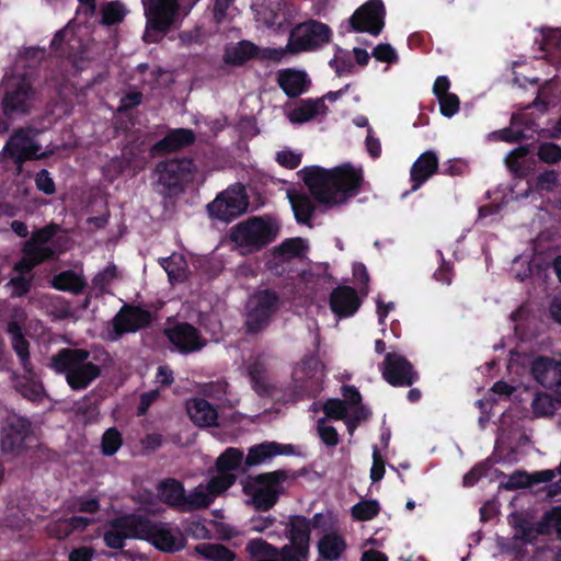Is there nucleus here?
<instances>
[{
    "label": "nucleus",
    "instance_id": "nucleus-35",
    "mask_svg": "<svg viewBox=\"0 0 561 561\" xmlns=\"http://www.w3.org/2000/svg\"><path fill=\"white\" fill-rule=\"evenodd\" d=\"M278 85L289 95L296 98L308 88V75L302 70L285 69L277 73Z\"/></svg>",
    "mask_w": 561,
    "mask_h": 561
},
{
    "label": "nucleus",
    "instance_id": "nucleus-1",
    "mask_svg": "<svg viewBox=\"0 0 561 561\" xmlns=\"http://www.w3.org/2000/svg\"><path fill=\"white\" fill-rule=\"evenodd\" d=\"M308 190L322 205L341 206L357 195L363 183L360 167L343 163L332 170L319 165L306 167L300 171Z\"/></svg>",
    "mask_w": 561,
    "mask_h": 561
},
{
    "label": "nucleus",
    "instance_id": "nucleus-18",
    "mask_svg": "<svg viewBox=\"0 0 561 561\" xmlns=\"http://www.w3.org/2000/svg\"><path fill=\"white\" fill-rule=\"evenodd\" d=\"M232 485L230 478H210L207 483H201L186 495L185 511L203 510L210 505Z\"/></svg>",
    "mask_w": 561,
    "mask_h": 561
},
{
    "label": "nucleus",
    "instance_id": "nucleus-33",
    "mask_svg": "<svg viewBox=\"0 0 561 561\" xmlns=\"http://www.w3.org/2000/svg\"><path fill=\"white\" fill-rule=\"evenodd\" d=\"M550 528L556 529L561 538V506L545 514L539 529L535 530L523 524L519 529L515 531L514 537L524 542H529L536 537V534L545 533Z\"/></svg>",
    "mask_w": 561,
    "mask_h": 561
},
{
    "label": "nucleus",
    "instance_id": "nucleus-60",
    "mask_svg": "<svg viewBox=\"0 0 561 561\" xmlns=\"http://www.w3.org/2000/svg\"><path fill=\"white\" fill-rule=\"evenodd\" d=\"M308 550L309 549L289 543L282 549L279 556L282 561H306L308 557Z\"/></svg>",
    "mask_w": 561,
    "mask_h": 561
},
{
    "label": "nucleus",
    "instance_id": "nucleus-14",
    "mask_svg": "<svg viewBox=\"0 0 561 561\" xmlns=\"http://www.w3.org/2000/svg\"><path fill=\"white\" fill-rule=\"evenodd\" d=\"M277 305V296L275 291L268 289L257 290L252 296L247 305V325L250 332H257L265 327L273 313L275 312Z\"/></svg>",
    "mask_w": 561,
    "mask_h": 561
},
{
    "label": "nucleus",
    "instance_id": "nucleus-49",
    "mask_svg": "<svg viewBox=\"0 0 561 561\" xmlns=\"http://www.w3.org/2000/svg\"><path fill=\"white\" fill-rule=\"evenodd\" d=\"M233 0H215L214 20L216 25H229L238 14V10L232 5Z\"/></svg>",
    "mask_w": 561,
    "mask_h": 561
},
{
    "label": "nucleus",
    "instance_id": "nucleus-30",
    "mask_svg": "<svg viewBox=\"0 0 561 561\" xmlns=\"http://www.w3.org/2000/svg\"><path fill=\"white\" fill-rule=\"evenodd\" d=\"M325 113V99L305 100L297 103L289 110L288 118L293 124H304L311 119L323 117Z\"/></svg>",
    "mask_w": 561,
    "mask_h": 561
},
{
    "label": "nucleus",
    "instance_id": "nucleus-52",
    "mask_svg": "<svg viewBox=\"0 0 561 561\" xmlns=\"http://www.w3.org/2000/svg\"><path fill=\"white\" fill-rule=\"evenodd\" d=\"M283 15L284 12L282 10H275L273 7H265V4H260L256 8V21L261 22L263 25H267L268 27H273V25L282 27L284 22L282 19Z\"/></svg>",
    "mask_w": 561,
    "mask_h": 561
},
{
    "label": "nucleus",
    "instance_id": "nucleus-6",
    "mask_svg": "<svg viewBox=\"0 0 561 561\" xmlns=\"http://www.w3.org/2000/svg\"><path fill=\"white\" fill-rule=\"evenodd\" d=\"M3 87L4 117L13 119L27 115L35 104V92L28 77L24 73L8 75L4 77Z\"/></svg>",
    "mask_w": 561,
    "mask_h": 561
},
{
    "label": "nucleus",
    "instance_id": "nucleus-3",
    "mask_svg": "<svg viewBox=\"0 0 561 561\" xmlns=\"http://www.w3.org/2000/svg\"><path fill=\"white\" fill-rule=\"evenodd\" d=\"M50 367L57 374H65L72 390H82L101 375L95 363L89 360L85 350L64 348L51 357Z\"/></svg>",
    "mask_w": 561,
    "mask_h": 561
},
{
    "label": "nucleus",
    "instance_id": "nucleus-19",
    "mask_svg": "<svg viewBox=\"0 0 561 561\" xmlns=\"http://www.w3.org/2000/svg\"><path fill=\"white\" fill-rule=\"evenodd\" d=\"M151 320L149 312L138 307H124L114 318L112 328L107 330L106 337L117 340L125 333H134L146 327Z\"/></svg>",
    "mask_w": 561,
    "mask_h": 561
},
{
    "label": "nucleus",
    "instance_id": "nucleus-5",
    "mask_svg": "<svg viewBox=\"0 0 561 561\" xmlns=\"http://www.w3.org/2000/svg\"><path fill=\"white\" fill-rule=\"evenodd\" d=\"M285 479L284 471L275 470L243 481L242 491L248 496L245 503L256 511L272 510L279 494L283 493L282 482Z\"/></svg>",
    "mask_w": 561,
    "mask_h": 561
},
{
    "label": "nucleus",
    "instance_id": "nucleus-50",
    "mask_svg": "<svg viewBox=\"0 0 561 561\" xmlns=\"http://www.w3.org/2000/svg\"><path fill=\"white\" fill-rule=\"evenodd\" d=\"M123 442L124 439L122 438V434L116 427L107 428L102 436V453L105 455V457H112V455H116L122 447Z\"/></svg>",
    "mask_w": 561,
    "mask_h": 561
},
{
    "label": "nucleus",
    "instance_id": "nucleus-43",
    "mask_svg": "<svg viewBox=\"0 0 561 561\" xmlns=\"http://www.w3.org/2000/svg\"><path fill=\"white\" fill-rule=\"evenodd\" d=\"M287 196L297 221L308 222L313 211V205L310 197L307 196V194L297 191H288Z\"/></svg>",
    "mask_w": 561,
    "mask_h": 561
},
{
    "label": "nucleus",
    "instance_id": "nucleus-62",
    "mask_svg": "<svg viewBox=\"0 0 561 561\" xmlns=\"http://www.w3.org/2000/svg\"><path fill=\"white\" fill-rule=\"evenodd\" d=\"M538 154L542 161L558 162L561 160V148L559 145L546 142L540 146Z\"/></svg>",
    "mask_w": 561,
    "mask_h": 561
},
{
    "label": "nucleus",
    "instance_id": "nucleus-36",
    "mask_svg": "<svg viewBox=\"0 0 561 561\" xmlns=\"http://www.w3.org/2000/svg\"><path fill=\"white\" fill-rule=\"evenodd\" d=\"M158 497L179 510L185 511V489L181 482L174 479H167L158 484Z\"/></svg>",
    "mask_w": 561,
    "mask_h": 561
},
{
    "label": "nucleus",
    "instance_id": "nucleus-9",
    "mask_svg": "<svg viewBox=\"0 0 561 561\" xmlns=\"http://www.w3.org/2000/svg\"><path fill=\"white\" fill-rule=\"evenodd\" d=\"M8 333L11 336L12 347L20 357V362H22V367L25 373L24 377H20L16 380V387L24 397H27L31 400H37L42 396L43 387L41 381L37 380L31 366L28 342L23 337L21 327L15 321L9 322Z\"/></svg>",
    "mask_w": 561,
    "mask_h": 561
},
{
    "label": "nucleus",
    "instance_id": "nucleus-24",
    "mask_svg": "<svg viewBox=\"0 0 561 561\" xmlns=\"http://www.w3.org/2000/svg\"><path fill=\"white\" fill-rule=\"evenodd\" d=\"M531 374L541 387L558 389L561 387V355L559 358L538 357L531 363Z\"/></svg>",
    "mask_w": 561,
    "mask_h": 561
},
{
    "label": "nucleus",
    "instance_id": "nucleus-42",
    "mask_svg": "<svg viewBox=\"0 0 561 561\" xmlns=\"http://www.w3.org/2000/svg\"><path fill=\"white\" fill-rule=\"evenodd\" d=\"M171 283L183 282L188 275V265L183 254L173 253L161 261Z\"/></svg>",
    "mask_w": 561,
    "mask_h": 561
},
{
    "label": "nucleus",
    "instance_id": "nucleus-13",
    "mask_svg": "<svg viewBox=\"0 0 561 561\" xmlns=\"http://www.w3.org/2000/svg\"><path fill=\"white\" fill-rule=\"evenodd\" d=\"M55 232V227H47L33 233L32 238L23 248L22 260L15 264L14 268L22 273L28 272L38 263L53 256L55 251L49 244V240Z\"/></svg>",
    "mask_w": 561,
    "mask_h": 561
},
{
    "label": "nucleus",
    "instance_id": "nucleus-15",
    "mask_svg": "<svg viewBox=\"0 0 561 561\" xmlns=\"http://www.w3.org/2000/svg\"><path fill=\"white\" fill-rule=\"evenodd\" d=\"M195 164L187 160H169L156 167L157 183L165 190L180 187L195 179Z\"/></svg>",
    "mask_w": 561,
    "mask_h": 561
},
{
    "label": "nucleus",
    "instance_id": "nucleus-47",
    "mask_svg": "<svg viewBox=\"0 0 561 561\" xmlns=\"http://www.w3.org/2000/svg\"><path fill=\"white\" fill-rule=\"evenodd\" d=\"M195 551L210 561H233L236 553L220 545L202 543Z\"/></svg>",
    "mask_w": 561,
    "mask_h": 561
},
{
    "label": "nucleus",
    "instance_id": "nucleus-17",
    "mask_svg": "<svg viewBox=\"0 0 561 561\" xmlns=\"http://www.w3.org/2000/svg\"><path fill=\"white\" fill-rule=\"evenodd\" d=\"M385 7L381 0H370L356 9L351 25L357 32L378 35L385 25Z\"/></svg>",
    "mask_w": 561,
    "mask_h": 561
},
{
    "label": "nucleus",
    "instance_id": "nucleus-23",
    "mask_svg": "<svg viewBox=\"0 0 561 561\" xmlns=\"http://www.w3.org/2000/svg\"><path fill=\"white\" fill-rule=\"evenodd\" d=\"M175 350L181 353L197 352L203 348L205 341L190 323H178L165 331Z\"/></svg>",
    "mask_w": 561,
    "mask_h": 561
},
{
    "label": "nucleus",
    "instance_id": "nucleus-61",
    "mask_svg": "<svg viewBox=\"0 0 561 561\" xmlns=\"http://www.w3.org/2000/svg\"><path fill=\"white\" fill-rule=\"evenodd\" d=\"M373 56L379 62L393 64L398 60V54L389 44H380L373 49Z\"/></svg>",
    "mask_w": 561,
    "mask_h": 561
},
{
    "label": "nucleus",
    "instance_id": "nucleus-45",
    "mask_svg": "<svg viewBox=\"0 0 561 561\" xmlns=\"http://www.w3.org/2000/svg\"><path fill=\"white\" fill-rule=\"evenodd\" d=\"M247 551L252 557L257 558L256 561H278L279 558V551L260 538L250 540L247 545Z\"/></svg>",
    "mask_w": 561,
    "mask_h": 561
},
{
    "label": "nucleus",
    "instance_id": "nucleus-56",
    "mask_svg": "<svg viewBox=\"0 0 561 561\" xmlns=\"http://www.w3.org/2000/svg\"><path fill=\"white\" fill-rule=\"evenodd\" d=\"M307 249V243L302 239H287L277 251L283 257H291L302 254Z\"/></svg>",
    "mask_w": 561,
    "mask_h": 561
},
{
    "label": "nucleus",
    "instance_id": "nucleus-4",
    "mask_svg": "<svg viewBox=\"0 0 561 561\" xmlns=\"http://www.w3.org/2000/svg\"><path fill=\"white\" fill-rule=\"evenodd\" d=\"M330 37V30L325 24L317 21H308L298 24L289 35V41L285 48H267L263 56L274 59L277 62L284 59L288 54L310 50L322 46Z\"/></svg>",
    "mask_w": 561,
    "mask_h": 561
},
{
    "label": "nucleus",
    "instance_id": "nucleus-32",
    "mask_svg": "<svg viewBox=\"0 0 561 561\" xmlns=\"http://www.w3.org/2000/svg\"><path fill=\"white\" fill-rule=\"evenodd\" d=\"M438 157L433 151H426L419 157L412 164L410 176L413 182L412 190H417L423 182H426L437 172Z\"/></svg>",
    "mask_w": 561,
    "mask_h": 561
},
{
    "label": "nucleus",
    "instance_id": "nucleus-27",
    "mask_svg": "<svg viewBox=\"0 0 561 561\" xmlns=\"http://www.w3.org/2000/svg\"><path fill=\"white\" fill-rule=\"evenodd\" d=\"M357 291L348 286H341L332 291L330 306L339 317H351L359 307Z\"/></svg>",
    "mask_w": 561,
    "mask_h": 561
},
{
    "label": "nucleus",
    "instance_id": "nucleus-11",
    "mask_svg": "<svg viewBox=\"0 0 561 561\" xmlns=\"http://www.w3.org/2000/svg\"><path fill=\"white\" fill-rule=\"evenodd\" d=\"M35 442L31 423L23 416L13 414L7 417L1 431V450L8 457H18Z\"/></svg>",
    "mask_w": 561,
    "mask_h": 561
},
{
    "label": "nucleus",
    "instance_id": "nucleus-40",
    "mask_svg": "<svg viewBox=\"0 0 561 561\" xmlns=\"http://www.w3.org/2000/svg\"><path fill=\"white\" fill-rule=\"evenodd\" d=\"M310 530L311 526L308 518L293 516L287 523L286 535L291 545L309 549Z\"/></svg>",
    "mask_w": 561,
    "mask_h": 561
},
{
    "label": "nucleus",
    "instance_id": "nucleus-20",
    "mask_svg": "<svg viewBox=\"0 0 561 561\" xmlns=\"http://www.w3.org/2000/svg\"><path fill=\"white\" fill-rule=\"evenodd\" d=\"M291 377L297 386L308 392L317 391L325 378V366L317 356H309L296 365Z\"/></svg>",
    "mask_w": 561,
    "mask_h": 561
},
{
    "label": "nucleus",
    "instance_id": "nucleus-44",
    "mask_svg": "<svg viewBox=\"0 0 561 561\" xmlns=\"http://www.w3.org/2000/svg\"><path fill=\"white\" fill-rule=\"evenodd\" d=\"M194 140V135L187 128L173 129L164 139L156 144V148L171 152L183 146L190 145Z\"/></svg>",
    "mask_w": 561,
    "mask_h": 561
},
{
    "label": "nucleus",
    "instance_id": "nucleus-38",
    "mask_svg": "<svg viewBox=\"0 0 561 561\" xmlns=\"http://www.w3.org/2000/svg\"><path fill=\"white\" fill-rule=\"evenodd\" d=\"M243 454L240 449H226L216 461V472L213 478H230L233 484L237 480L234 471L240 466Z\"/></svg>",
    "mask_w": 561,
    "mask_h": 561
},
{
    "label": "nucleus",
    "instance_id": "nucleus-21",
    "mask_svg": "<svg viewBox=\"0 0 561 561\" xmlns=\"http://www.w3.org/2000/svg\"><path fill=\"white\" fill-rule=\"evenodd\" d=\"M139 536H144V530H139V516H123L114 520L105 533V546L111 549H122L124 548L125 539H139Z\"/></svg>",
    "mask_w": 561,
    "mask_h": 561
},
{
    "label": "nucleus",
    "instance_id": "nucleus-64",
    "mask_svg": "<svg viewBox=\"0 0 561 561\" xmlns=\"http://www.w3.org/2000/svg\"><path fill=\"white\" fill-rule=\"evenodd\" d=\"M276 160L284 167L296 168L301 162V153L293 152L290 149H283L277 153Z\"/></svg>",
    "mask_w": 561,
    "mask_h": 561
},
{
    "label": "nucleus",
    "instance_id": "nucleus-53",
    "mask_svg": "<svg viewBox=\"0 0 561 561\" xmlns=\"http://www.w3.org/2000/svg\"><path fill=\"white\" fill-rule=\"evenodd\" d=\"M380 510L376 500H365L357 502L352 508V515L357 520H369L378 515Z\"/></svg>",
    "mask_w": 561,
    "mask_h": 561
},
{
    "label": "nucleus",
    "instance_id": "nucleus-25",
    "mask_svg": "<svg viewBox=\"0 0 561 561\" xmlns=\"http://www.w3.org/2000/svg\"><path fill=\"white\" fill-rule=\"evenodd\" d=\"M83 30L75 32L72 25L68 24L67 27L56 33L55 38L53 39V46L55 49L59 48L61 42L65 41L72 57V62L77 68H82L80 61H83V55L88 53L89 49V44H83Z\"/></svg>",
    "mask_w": 561,
    "mask_h": 561
},
{
    "label": "nucleus",
    "instance_id": "nucleus-46",
    "mask_svg": "<svg viewBox=\"0 0 561 561\" xmlns=\"http://www.w3.org/2000/svg\"><path fill=\"white\" fill-rule=\"evenodd\" d=\"M51 284L56 289L79 291L84 287L85 282L81 274L73 271H65L57 274Z\"/></svg>",
    "mask_w": 561,
    "mask_h": 561
},
{
    "label": "nucleus",
    "instance_id": "nucleus-58",
    "mask_svg": "<svg viewBox=\"0 0 561 561\" xmlns=\"http://www.w3.org/2000/svg\"><path fill=\"white\" fill-rule=\"evenodd\" d=\"M318 433L324 445L335 447L340 443V436L335 427L328 424L325 420L318 422Z\"/></svg>",
    "mask_w": 561,
    "mask_h": 561
},
{
    "label": "nucleus",
    "instance_id": "nucleus-7",
    "mask_svg": "<svg viewBox=\"0 0 561 561\" xmlns=\"http://www.w3.org/2000/svg\"><path fill=\"white\" fill-rule=\"evenodd\" d=\"M342 396L344 399H328L324 404V413L332 420L345 421L347 430L352 435L358 424L366 421L370 412L360 405V394L353 387H343Z\"/></svg>",
    "mask_w": 561,
    "mask_h": 561
},
{
    "label": "nucleus",
    "instance_id": "nucleus-39",
    "mask_svg": "<svg viewBox=\"0 0 561 561\" xmlns=\"http://www.w3.org/2000/svg\"><path fill=\"white\" fill-rule=\"evenodd\" d=\"M90 522V518L81 516L56 519L48 524L47 533L55 538L62 539L73 534V531L84 530Z\"/></svg>",
    "mask_w": 561,
    "mask_h": 561
},
{
    "label": "nucleus",
    "instance_id": "nucleus-10",
    "mask_svg": "<svg viewBox=\"0 0 561 561\" xmlns=\"http://www.w3.org/2000/svg\"><path fill=\"white\" fill-rule=\"evenodd\" d=\"M248 207L249 198L245 188L242 184L234 183L209 202L206 209L211 218L221 222H231L245 213Z\"/></svg>",
    "mask_w": 561,
    "mask_h": 561
},
{
    "label": "nucleus",
    "instance_id": "nucleus-54",
    "mask_svg": "<svg viewBox=\"0 0 561 561\" xmlns=\"http://www.w3.org/2000/svg\"><path fill=\"white\" fill-rule=\"evenodd\" d=\"M125 14V7L121 2H110L103 8V22L105 25H115L123 21Z\"/></svg>",
    "mask_w": 561,
    "mask_h": 561
},
{
    "label": "nucleus",
    "instance_id": "nucleus-16",
    "mask_svg": "<svg viewBox=\"0 0 561 561\" xmlns=\"http://www.w3.org/2000/svg\"><path fill=\"white\" fill-rule=\"evenodd\" d=\"M39 146L35 140L33 129L20 128L14 131L3 146L0 157H10L19 163V172H21V163L27 159L38 158Z\"/></svg>",
    "mask_w": 561,
    "mask_h": 561
},
{
    "label": "nucleus",
    "instance_id": "nucleus-59",
    "mask_svg": "<svg viewBox=\"0 0 561 561\" xmlns=\"http://www.w3.org/2000/svg\"><path fill=\"white\" fill-rule=\"evenodd\" d=\"M523 134L519 129L514 128V122H512V126L508 128L499 129L497 131H491L488 135V139L491 141H506V142H513L518 140Z\"/></svg>",
    "mask_w": 561,
    "mask_h": 561
},
{
    "label": "nucleus",
    "instance_id": "nucleus-29",
    "mask_svg": "<svg viewBox=\"0 0 561 561\" xmlns=\"http://www.w3.org/2000/svg\"><path fill=\"white\" fill-rule=\"evenodd\" d=\"M266 48L260 49L251 41L242 39L236 44L228 45L225 48L224 60L228 65L241 66L247 62V60L254 57L268 59L267 57L263 56V51Z\"/></svg>",
    "mask_w": 561,
    "mask_h": 561
},
{
    "label": "nucleus",
    "instance_id": "nucleus-2",
    "mask_svg": "<svg viewBox=\"0 0 561 561\" xmlns=\"http://www.w3.org/2000/svg\"><path fill=\"white\" fill-rule=\"evenodd\" d=\"M280 226L273 216H253L229 229L227 239L241 255L254 254L275 242Z\"/></svg>",
    "mask_w": 561,
    "mask_h": 561
},
{
    "label": "nucleus",
    "instance_id": "nucleus-63",
    "mask_svg": "<svg viewBox=\"0 0 561 561\" xmlns=\"http://www.w3.org/2000/svg\"><path fill=\"white\" fill-rule=\"evenodd\" d=\"M527 154V149L525 147H518L513 149L507 153L505 158V162L511 171L517 173L520 171L523 165V159Z\"/></svg>",
    "mask_w": 561,
    "mask_h": 561
},
{
    "label": "nucleus",
    "instance_id": "nucleus-12",
    "mask_svg": "<svg viewBox=\"0 0 561 561\" xmlns=\"http://www.w3.org/2000/svg\"><path fill=\"white\" fill-rule=\"evenodd\" d=\"M139 530H144V536H139V539L151 541L158 550L173 552L184 547L182 533L171 524L153 523L139 517Z\"/></svg>",
    "mask_w": 561,
    "mask_h": 561
},
{
    "label": "nucleus",
    "instance_id": "nucleus-51",
    "mask_svg": "<svg viewBox=\"0 0 561 561\" xmlns=\"http://www.w3.org/2000/svg\"><path fill=\"white\" fill-rule=\"evenodd\" d=\"M558 404V399L554 401L547 393H538L533 399L531 409L536 416H548L556 412Z\"/></svg>",
    "mask_w": 561,
    "mask_h": 561
},
{
    "label": "nucleus",
    "instance_id": "nucleus-57",
    "mask_svg": "<svg viewBox=\"0 0 561 561\" xmlns=\"http://www.w3.org/2000/svg\"><path fill=\"white\" fill-rule=\"evenodd\" d=\"M511 271L518 280H525L530 277L533 268L527 255H519L512 262Z\"/></svg>",
    "mask_w": 561,
    "mask_h": 561
},
{
    "label": "nucleus",
    "instance_id": "nucleus-22",
    "mask_svg": "<svg viewBox=\"0 0 561 561\" xmlns=\"http://www.w3.org/2000/svg\"><path fill=\"white\" fill-rule=\"evenodd\" d=\"M381 371L383 378L394 387L410 386L416 378L409 360L396 353L386 355Z\"/></svg>",
    "mask_w": 561,
    "mask_h": 561
},
{
    "label": "nucleus",
    "instance_id": "nucleus-8",
    "mask_svg": "<svg viewBox=\"0 0 561 561\" xmlns=\"http://www.w3.org/2000/svg\"><path fill=\"white\" fill-rule=\"evenodd\" d=\"M146 30L144 39L157 42L180 19L179 0H148L144 2Z\"/></svg>",
    "mask_w": 561,
    "mask_h": 561
},
{
    "label": "nucleus",
    "instance_id": "nucleus-37",
    "mask_svg": "<svg viewBox=\"0 0 561 561\" xmlns=\"http://www.w3.org/2000/svg\"><path fill=\"white\" fill-rule=\"evenodd\" d=\"M191 421L197 426H213L217 422L218 413L205 399L194 398L187 404Z\"/></svg>",
    "mask_w": 561,
    "mask_h": 561
},
{
    "label": "nucleus",
    "instance_id": "nucleus-34",
    "mask_svg": "<svg viewBox=\"0 0 561 561\" xmlns=\"http://www.w3.org/2000/svg\"><path fill=\"white\" fill-rule=\"evenodd\" d=\"M556 478V471L552 469H545L536 471L533 474H527L525 471H515L508 476L506 481L502 482L501 485L507 490H514L518 488H526L531 484L549 482Z\"/></svg>",
    "mask_w": 561,
    "mask_h": 561
},
{
    "label": "nucleus",
    "instance_id": "nucleus-26",
    "mask_svg": "<svg viewBox=\"0 0 561 561\" xmlns=\"http://www.w3.org/2000/svg\"><path fill=\"white\" fill-rule=\"evenodd\" d=\"M144 167V162L139 156L129 149L124 151L121 157L111 159L104 168L105 176L114 180L119 175L135 176Z\"/></svg>",
    "mask_w": 561,
    "mask_h": 561
},
{
    "label": "nucleus",
    "instance_id": "nucleus-41",
    "mask_svg": "<svg viewBox=\"0 0 561 561\" xmlns=\"http://www.w3.org/2000/svg\"><path fill=\"white\" fill-rule=\"evenodd\" d=\"M320 554L329 560H339L341 554L345 551L346 545L344 538L337 533L325 534L318 545Z\"/></svg>",
    "mask_w": 561,
    "mask_h": 561
},
{
    "label": "nucleus",
    "instance_id": "nucleus-31",
    "mask_svg": "<svg viewBox=\"0 0 561 561\" xmlns=\"http://www.w3.org/2000/svg\"><path fill=\"white\" fill-rule=\"evenodd\" d=\"M450 82L448 77L439 76L433 85V92L440 105V113L444 117L451 118L459 111V99L456 93L449 91Z\"/></svg>",
    "mask_w": 561,
    "mask_h": 561
},
{
    "label": "nucleus",
    "instance_id": "nucleus-28",
    "mask_svg": "<svg viewBox=\"0 0 561 561\" xmlns=\"http://www.w3.org/2000/svg\"><path fill=\"white\" fill-rule=\"evenodd\" d=\"M294 453L295 447L290 444L283 445L275 442H267L251 447L248 451L245 463L248 466H257L273 459L276 455H294Z\"/></svg>",
    "mask_w": 561,
    "mask_h": 561
},
{
    "label": "nucleus",
    "instance_id": "nucleus-55",
    "mask_svg": "<svg viewBox=\"0 0 561 561\" xmlns=\"http://www.w3.org/2000/svg\"><path fill=\"white\" fill-rule=\"evenodd\" d=\"M119 272L115 265H108L96 274L93 285L105 291L107 287L118 278Z\"/></svg>",
    "mask_w": 561,
    "mask_h": 561
},
{
    "label": "nucleus",
    "instance_id": "nucleus-48",
    "mask_svg": "<svg viewBox=\"0 0 561 561\" xmlns=\"http://www.w3.org/2000/svg\"><path fill=\"white\" fill-rule=\"evenodd\" d=\"M248 373L256 392L259 394L268 393L270 385L266 376V369L263 363L260 360L252 363L248 368Z\"/></svg>",
    "mask_w": 561,
    "mask_h": 561
}]
</instances>
